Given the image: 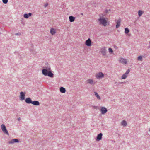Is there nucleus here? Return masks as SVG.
I'll list each match as a JSON object with an SVG mask.
<instances>
[{
  "label": "nucleus",
  "mask_w": 150,
  "mask_h": 150,
  "mask_svg": "<svg viewBox=\"0 0 150 150\" xmlns=\"http://www.w3.org/2000/svg\"><path fill=\"white\" fill-rule=\"evenodd\" d=\"M99 16L100 17L98 19V21L100 24L104 26H105L109 24L107 21V18H105L102 15H100Z\"/></svg>",
  "instance_id": "obj_1"
},
{
  "label": "nucleus",
  "mask_w": 150,
  "mask_h": 150,
  "mask_svg": "<svg viewBox=\"0 0 150 150\" xmlns=\"http://www.w3.org/2000/svg\"><path fill=\"white\" fill-rule=\"evenodd\" d=\"M42 73L45 76H48L50 77H53L54 74L52 72L51 70L44 69L42 70Z\"/></svg>",
  "instance_id": "obj_2"
},
{
  "label": "nucleus",
  "mask_w": 150,
  "mask_h": 150,
  "mask_svg": "<svg viewBox=\"0 0 150 150\" xmlns=\"http://www.w3.org/2000/svg\"><path fill=\"white\" fill-rule=\"evenodd\" d=\"M95 76L97 79H102L104 77V75L102 72H99L96 73Z\"/></svg>",
  "instance_id": "obj_3"
},
{
  "label": "nucleus",
  "mask_w": 150,
  "mask_h": 150,
  "mask_svg": "<svg viewBox=\"0 0 150 150\" xmlns=\"http://www.w3.org/2000/svg\"><path fill=\"white\" fill-rule=\"evenodd\" d=\"M1 128L2 130V131L4 133L8 135H9V133L7 130L5 126L3 124H2L1 125Z\"/></svg>",
  "instance_id": "obj_4"
},
{
  "label": "nucleus",
  "mask_w": 150,
  "mask_h": 150,
  "mask_svg": "<svg viewBox=\"0 0 150 150\" xmlns=\"http://www.w3.org/2000/svg\"><path fill=\"white\" fill-rule=\"evenodd\" d=\"M130 71L129 69H128L125 72L122 76L121 78L122 79H125L128 76Z\"/></svg>",
  "instance_id": "obj_5"
},
{
  "label": "nucleus",
  "mask_w": 150,
  "mask_h": 150,
  "mask_svg": "<svg viewBox=\"0 0 150 150\" xmlns=\"http://www.w3.org/2000/svg\"><path fill=\"white\" fill-rule=\"evenodd\" d=\"M25 92H21L20 93V99L21 101L25 100Z\"/></svg>",
  "instance_id": "obj_6"
},
{
  "label": "nucleus",
  "mask_w": 150,
  "mask_h": 150,
  "mask_svg": "<svg viewBox=\"0 0 150 150\" xmlns=\"http://www.w3.org/2000/svg\"><path fill=\"white\" fill-rule=\"evenodd\" d=\"M119 62L123 64H127V59L123 58H120L119 60Z\"/></svg>",
  "instance_id": "obj_7"
},
{
  "label": "nucleus",
  "mask_w": 150,
  "mask_h": 150,
  "mask_svg": "<svg viewBox=\"0 0 150 150\" xmlns=\"http://www.w3.org/2000/svg\"><path fill=\"white\" fill-rule=\"evenodd\" d=\"M100 52L103 55H105L106 54V47H103L100 49Z\"/></svg>",
  "instance_id": "obj_8"
},
{
  "label": "nucleus",
  "mask_w": 150,
  "mask_h": 150,
  "mask_svg": "<svg viewBox=\"0 0 150 150\" xmlns=\"http://www.w3.org/2000/svg\"><path fill=\"white\" fill-rule=\"evenodd\" d=\"M86 82L87 83L89 84L92 85H93L96 83V82H94L93 79H89L87 80Z\"/></svg>",
  "instance_id": "obj_9"
},
{
  "label": "nucleus",
  "mask_w": 150,
  "mask_h": 150,
  "mask_svg": "<svg viewBox=\"0 0 150 150\" xmlns=\"http://www.w3.org/2000/svg\"><path fill=\"white\" fill-rule=\"evenodd\" d=\"M85 45L88 46H90L91 44V42L90 38H89L85 42Z\"/></svg>",
  "instance_id": "obj_10"
},
{
  "label": "nucleus",
  "mask_w": 150,
  "mask_h": 150,
  "mask_svg": "<svg viewBox=\"0 0 150 150\" xmlns=\"http://www.w3.org/2000/svg\"><path fill=\"white\" fill-rule=\"evenodd\" d=\"M100 111L101 112V113L102 114H104L105 113L107 112V109L105 107H102L101 108Z\"/></svg>",
  "instance_id": "obj_11"
},
{
  "label": "nucleus",
  "mask_w": 150,
  "mask_h": 150,
  "mask_svg": "<svg viewBox=\"0 0 150 150\" xmlns=\"http://www.w3.org/2000/svg\"><path fill=\"white\" fill-rule=\"evenodd\" d=\"M103 136V134L102 133H100L99 134H98L96 137V140L97 141H99L102 138V137Z\"/></svg>",
  "instance_id": "obj_12"
},
{
  "label": "nucleus",
  "mask_w": 150,
  "mask_h": 150,
  "mask_svg": "<svg viewBox=\"0 0 150 150\" xmlns=\"http://www.w3.org/2000/svg\"><path fill=\"white\" fill-rule=\"evenodd\" d=\"M45 65L44 67V68L48 70H51L49 64L47 62L45 63Z\"/></svg>",
  "instance_id": "obj_13"
},
{
  "label": "nucleus",
  "mask_w": 150,
  "mask_h": 150,
  "mask_svg": "<svg viewBox=\"0 0 150 150\" xmlns=\"http://www.w3.org/2000/svg\"><path fill=\"white\" fill-rule=\"evenodd\" d=\"M25 102L28 104L32 103V101L30 98H26L25 100Z\"/></svg>",
  "instance_id": "obj_14"
},
{
  "label": "nucleus",
  "mask_w": 150,
  "mask_h": 150,
  "mask_svg": "<svg viewBox=\"0 0 150 150\" xmlns=\"http://www.w3.org/2000/svg\"><path fill=\"white\" fill-rule=\"evenodd\" d=\"M121 19H118L116 22V28H118L120 25Z\"/></svg>",
  "instance_id": "obj_15"
},
{
  "label": "nucleus",
  "mask_w": 150,
  "mask_h": 150,
  "mask_svg": "<svg viewBox=\"0 0 150 150\" xmlns=\"http://www.w3.org/2000/svg\"><path fill=\"white\" fill-rule=\"evenodd\" d=\"M31 104L35 105L37 106L40 105V103L38 101H32Z\"/></svg>",
  "instance_id": "obj_16"
},
{
  "label": "nucleus",
  "mask_w": 150,
  "mask_h": 150,
  "mask_svg": "<svg viewBox=\"0 0 150 150\" xmlns=\"http://www.w3.org/2000/svg\"><path fill=\"white\" fill-rule=\"evenodd\" d=\"M94 93L95 96L97 98L98 100H100L101 98L100 96L99 95L98 93L96 92L95 91L94 92Z\"/></svg>",
  "instance_id": "obj_17"
},
{
  "label": "nucleus",
  "mask_w": 150,
  "mask_h": 150,
  "mask_svg": "<svg viewBox=\"0 0 150 150\" xmlns=\"http://www.w3.org/2000/svg\"><path fill=\"white\" fill-rule=\"evenodd\" d=\"M50 32L52 35H54L56 33L55 30L52 28H51Z\"/></svg>",
  "instance_id": "obj_18"
},
{
  "label": "nucleus",
  "mask_w": 150,
  "mask_h": 150,
  "mask_svg": "<svg viewBox=\"0 0 150 150\" xmlns=\"http://www.w3.org/2000/svg\"><path fill=\"white\" fill-rule=\"evenodd\" d=\"M60 91L61 93H65L66 92L65 89L62 87H61L60 88Z\"/></svg>",
  "instance_id": "obj_19"
},
{
  "label": "nucleus",
  "mask_w": 150,
  "mask_h": 150,
  "mask_svg": "<svg viewBox=\"0 0 150 150\" xmlns=\"http://www.w3.org/2000/svg\"><path fill=\"white\" fill-rule=\"evenodd\" d=\"M69 21L70 22H74L75 19V17L72 16H70L69 17Z\"/></svg>",
  "instance_id": "obj_20"
},
{
  "label": "nucleus",
  "mask_w": 150,
  "mask_h": 150,
  "mask_svg": "<svg viewBox=\"0 0 150 150\" xmlns=\"http://www.w3.org/2000/svg\"><path fill=\"white\" fill-rule=\"evenodd\" d=\"M121 124L124 126H126L127 125V123L124 120L122 121Z\"/></svg>",
  "instance_id": "obj_21"
},
{
  "label": "nucleus",
  "mask_w": 150,
  "mask_h": 150,
  "mask_svg": "<svg viewBox=\"0 0 150 150\" xmlns=\"http://www.w3.org/2000/svg\"><path fill=\"white\" fill-rule=\"evenodd\" d=\"M144 57L143 56H139L137 57V60L138 61H142L143 60L142 57Z\"/></svg>",
  "instance_id": "obj_22"
},
{
  "label": "nucleus",
  "mask_w": 150,
  "mask_h": 150,
  "mask_svg": "<svg viewBox=\"0 0 150 150\" xmlns=\"http://www.w3.org/2000/svg\"><path fill=\"white\" fill-rule=\"evenodd\" d=\"M143 11L140 10H139L138 12L139 16L140 17L143 14Z\"/></svg>",
  "instance_id": "obj_23"
},
{
  "label": "nucleus",
  "mask_w": 150,
  "mask_h": 150,
  "mask_svg": "<svg viewBox=\"0 0 150 150\" xmlns=\"http://www.w3.org/2000/svg\"><path fill=\"white\" fill-rule=\"evenodd\" d=\"M125 34H127L129 32V30L127 28H125Z\"/></svg>",
  "instance_id": "obj_24"
},
{
  "label": "nucleus",
  "mask_w": 150,
  "mask_h": 150,
  "mask_svg": "<svg viewBox=\"0 0 150 150\" xmlns=\"http://www.w3.org/2000/svg\"><path fill=\"white\" fill-rule=\"evenodd\" d=\"M23 16L25 18H28L29 17L28 16V15L27 13H25L24 14Z\"/></svg>",
  "instance_id": "obj_25"
},
{
  "label": "nucleus",
  "mask_w": 150,
  "mask_h": 150,
  "mask_svg": "<svg viewBox=\"0 0 150 150\" xmlns=\"http://www.w3.org/2000/svg\"><path fill=\"white\" fill-rule=\"evenodd\" d=\"M14 143V142L13 139H12L11 140V141H9L8 142V143L9 144H13Z\"/></svg>",
  "instance_id": "obj_26"
},
{
  "label": "nucleus",
  "mask_w": 150,
  "mask_h": 150,
  "mask_svg": "<svg viewBox=\"0 0 150 150\" xmlns=\"http://www.w3.org/2000/svg\"><path fill=\"white\" fill-rule=\"evenodd\" d=\"M109 52L110 53H112L113 52V51L112 49L111 48H109L108 49Z\"/></svg>",
  "instance_id": "obj_27"
},
{
  "label": "nucleus",
  "mask_w": 150,
  "mask_h": 150,
  "mask_svg": "<svg viewBox=\"0 0 150 150\" xmlns=\"http://www.w3.org/2000/svg\"><path fill=\"white\" fill-rule=\"evenodd\" d=\"M14 143H18L19 142L18 140L16 139H13Z\"/></svg>",
  "instance_id": "obj_28"
},
{
  "label": "nucleus",
  "mask_w": 150,
  "mask_h": 150,
  "mask_svg": "<svg viewBox=\"0 0 150 150\" xmlns=\"http://www.w3.org/2000/svg\"><path fill=\"white\" fill-rule=\"evenodd\" d=\"M3 2L5 4H7L8 2V0H2Z\"/></svg>",
  "instance_id": "obj_29"
},
{
  "label": "nucleus",
  "mask_w": 150,
  "mask_h": 150,
  "mask_svg": "<svg viewBox=\"0 0 150 150\" xmlns=\"http://www.w3.org/2000/svg\"><path fill=\"white\" fill-rule=\"evenodd\" d=\"M48 3H46V4H44V6L45 7V8H46L48 6Z\"/></svg>",
  "instance_id": "obj_30"
},
{
  "label": "nucleus",
  "mask_w": 150,
  "mask_h": 150,
  "mask_svg": "<svg viewBox=\"0 0 150 150\" xmlns=\"http://www.w3.org/2000/svg\"><path fill=\"white\" fill-rule=\"evenodd\" d=\"M28 14V16H30L31 15H32V14L31 13H27Z\"/></svg>",
  "instance_id": "obj_31"
},
{
  "label": "nucleus",
  "mask_w": 150,
  "mask_h": 150,
  "mask_svg": "<svg viewBox=\"0 0 150 150\" xmlns=\"http://www.w3.org/2000/svg\"><path fill=\"white\" fill-rule=\"evenodd\" d=\"M20 34L19 33H17L15 34V35H19Z\"/></svg>",
  "instance_id": "obj_32"
},
{
  "label": "nucleus",
  "mask_w": 150,
  "mask_h": 150,
  "mask_svg": "<svg viewBox=\"0 0 150 150\" xmlns=\"http://www.w3.org/2000/svg\"><path fill=\"white\" fill-rule=\"evenodd\" d=\"M149 132H150V128H149Z\"/></svg>",
  "instance_id": "obj_33"
},
{
  "label": "nucleus",
  "mask_w": 150,
  "mask_h": 150,
  "mask_svg": "<svg viewBox=\"0 0 150 150\" xmlns=\"http://www.w3.org/2000/svg\"><path fill=\"white\" fill-rule=\"evenodd\" d=\"M122 83H123V82H121L120 83V84H122Z\"/></svg>",
  "instance_id": "obj_34"
},
{
  "label": "nucleus",
  "mask_w": 150,
  "mask_h": 150,
  "mask_svg": "<svg viewBox=\"0 0 150 150\" xmlns=\"http://www.w3.org/2000/svg\"><path fill=\"white\" fill-rule=\"evenodd\" d=\"M20 120V118H18V121H19Z\"/></svg>",
  "instance_id": "obj_35"
},
{
  "label": "nucleus",
  "mask_w": 150,
  "mask_h": 150,
  "mask_svg": "<svg viewBox=\"0 0 150 150\" xmlns=\"http://www.w3.org/2000/svg\"><path fill=\"white\" fill-rule=\"evenodd\" d=\"M94 108H96V106H94Z\"/></svg>",
  "instance_id": "obj_36"
},
{
  "label": "nucleus",
  "mask_w": 150,
  "mask_h": 150,
  "mask_svg": "<svg viewBox=\"0 0 150 150\" xmlns=\"http://www.w3.org/2000/svg\"><path fill=\"white\" fill-rule=\"evenodd\" d=\"M150 47V46H149L148 47V48H149Z\"/></svg>",
  "instance_id": "obj_37"
},
{
  "label": "nucleus",
  "mask_w": 150,
  "mask_h": 150,
  "mask_svg": "<svg viewBox=\"0 0 150 150\" xmlns=\"http://www.w3.org/2000/svg\"><path fill=\"white\" fill-rule=\"evenodd\" d=\"M1 34V33L0 32V35Z\"/></svg>",
  "instance_id": "obj_38"
},
{
  "label": "nucleus",
  "mask_w": 150,
  "mask_h": 150,
  "mask_svg": "<svg viewBox=\"0 0 150 150\" xmlns=\"http://www.w3.org/2000/svg\"><path fill=\"white\" fill-rule=\"evenodd\" d=\"M149 43H150V41L149 42Z\"/></svg>",
  "instance_id": "obj_39"
}]
</instances>
